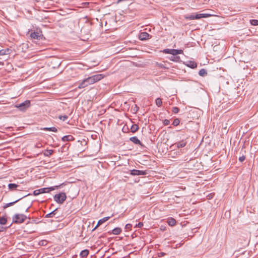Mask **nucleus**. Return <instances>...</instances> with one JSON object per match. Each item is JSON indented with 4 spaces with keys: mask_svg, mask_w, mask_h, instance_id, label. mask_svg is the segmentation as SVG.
<instances>
[{
    "mask_svg": "<svg viewBox=\"0 0 258 258\" xmlns=\"http://www.w3.org/2000/svg\"><path fill=\"white\" fill-rule=\"evenodd\" d=\"M7 219L5 217H0V224L5 225L7 223Z\"/></svg>",
    "mask_w": 258,
    "mask_h": 258,
    "instance_id": "obj_28",
    "label": "nucleus"
},
{
    "mask_svg": "<svg viewBox=\"0 0 258 258\" xmlns=\"http://www.w3.org/2000/svg\"><path fill=\"white\" fill-rule=\"evenodd\" d=\"M58 118L60 120H62L63 121L66 120L68 118V116L66 115H59L58 116Z\"/></svg>",
    "mask_w": 258,
    "mask_h": 258,
    "instance_id": "obj_33",
    "label": "nucleus"
},
{
    "mask_svg": "<svg viewBox=\"0 0 258 258\" xmlns=\"http://www.w3.org/2000/svg\"><path fill=\"white\" fill-rule=\"evenodd\" d=\"M245 159V157L244 156H240L239 158V161L241 162H243V161H244V160Z\"/></svg>",
    "mask_w": 258,
    "mask_h": 258,
    "instance_id": "obj_38",
    "label": "nucleus"
},
{
    "mask_svg": "<svg viewBox=\"0 0 258 258\" xmlns=\"http://www.w3.org/2000/svg\"><path fill=\"white\" fill-rule=\"evenodd\" d=\"M42 130L46 131H51L53 132H57V130L55 127H44L41 128Z\"/></svg>",
    "mask_w": 258,
    "mask_h": 258,
    "instance_id": "obj_19",
    "label": "nucleus"
},
{
    "mask_svg": "<svg viewBox=\"0 0 258 258\" xmlns=\"http://www.w3.org/2000/svg\"><path fill=\"white\" fill-rule=\"evenodd\" d=\"M30 36L32 38L39 40L41 37V35L38 32H33L31 33Z\"/></svg>",
    "mask_w": 258,
    "mask_h": 258,
    "instance_id": "obj_14",
    "label": "nucleus"
},
{
    "mask_svg": "<svg viewBox=\"0 0 258 258\" xmlns=\"http://www.w3.org/2000/svg\"><path fill=\"white\" fill-rule=\"evenodd\" d=\"M10 50L9 48L0 50V56L9 54Z\"/></svg>",
    "mask_w": 258,
    "mask_h": 258,
    "instance_id": "obj_21",
    "label": "nucleus"
},
{
    "mask_svg": "<svg viewBox=\"0 0 258 258\" xmlns=\"http://www.w3.org/2000/svg\"><path fill=\"white\" fill-rule=\"evenodd\" d=\"M172 111L174 113H177L179 111V108L177 107H174L172 108Z\"/></svg>",
    "mask_w": 258,
    "mask_h": 258,
    "instance_id": "obj_34",
    "label": "nucleus"
},
{
    "mask_svg": "<svg viewBox=\"0 0 258 258\" xmlns=\"http://www.w3.org/2000/svg\"><path fill=\"white\" fill-rule=\"evenodd\" d=\"M130 141L133 142L135 144H138L140 145L141 146H143L142 143L141 141L138 139L137 137H133L130 138Z\"/></svg>",
    "mask_w": 258,
    "mask_h": 258,
    "instance_id": "obj_10",
    "label": "nucleus"
},
{
    "mask_svg": "<svg viewBox=\"0 0 258 258\" xmlns=\"http://www.w3.org/2000/svg\"><path fill=\"white\" fill-rule=\"evenodd\" d=\"M30 106V101L26 100L21 103L16 104L15 107L18 108L20 110L24 111L28 109Z\"/></svg>",
    "mask_w": 258,
    "mask_h": 258,
    "instance_id": "obj_4",
    "label": "nucleus"
},
{
    "mask_svg": "<svg viewBox=\"0 0 258 258\" xmlns=\"http://www.w3.org/2000/svg\"><path fill=\"white\" fill-rule=\"evenodd\" d=\"M156 104L158 107H160L162 105V101L160 98H158L156 99Z\"/></svg>",
    "mask_w": 258,
    "mask_h": 258,
    "instance_id": "obj_29",
    "label": "nucleus"
},
{
    "mask_svg": "<svg viewBox=\"0 0 258 258\" xmlns=\"http://www.w3.org/2000/svg\"><path fill=\"white\" fill-rule=\"evenodd\" d=\"M149 37L150 35L148 33L143 32L140 34L139 38L141 40H145L149 39Z\"/></svg>",
    "mask_w": 258,
    "mask_h": 258,
    "instance_id": "obj_9",
    "label": "nucleus"
},
{
    "mask_svg": "<svg viewBox=\"0 0 258 258\" xmlns=\"http://www.w3.org/2000/svg\"><path fill=\"white\" fill-rule=\"evenodd\" d=\"M26 218L27 216L24 214H16L13 217V221L15 223H22Z\"/></svg>",
    "mask_w": 258,
    "mask_h": 258,
    "instance_id": "obj_2",
    "label": "nucleus"
},
{
    "mask_svg": "<svg viewBox=\"0 0 258 258\" xmlns=\"http://www.w3.org/2000/svg\"><path fill=\"white\" fill-rule=\"evenodd\" d=\"M58 186H56L55 187H46V188H42L40 189H38L40 194L42 193H46L49 192L50 191L54 190L55 188H58Z\"/></svg>",
    "mask_w": 258,
    "mask_h": 258,
    "instance_id": "obj_6",
    "label": "nucleus"
},
{
    "mask_svg": "<svg viewBox=\"0 0 258 258\" xmlns=\"http://www.w3.org/2000/svg\"><path fill=\"white\" fill-rule=\"evenodd\" d=\"M104 76L103 74H97L86 78L79 84L78 88L79 89L84 88L89 85L101 80L104 78Z\"/></svg>",
    "mask_w": 258,
    "mask_h": 258,
    "instance_id": "obj_1",
    "label": "nucleus"
},
{
    "mask_svg": "<svg viewBox=\"0 0 258 258\" xmlns=\"http://www.w3.org/2000/svg\"><path fill=\"white\" fill-rule=\"evenodd\" d=\"M139 129V126L138 125L136 124H133L131 126V130L132 132L135 133L137 132Z\"/></svg>",
    "mask_w": 258,
    "mask_h": 258,
    "instance_id": "obj_25",
    "label": "nucleus"
},
{
    "mask_svg": "<svg viewBox=\"0 0 258 258\" xmlns=\"http://www.w3.org/2000/svg\"><path fill=\"white\" fill-rule=\"evenodd\" d=\"M165 254H166L165 253L161 252L159 253L158 256H159V257H162V256H164Z\"/></svg>",
    "mask_w": 258,
    "mask_h": 258,
    "instance_id": "obj_42",
    "label": "nucleus"
},
{
    "mask_svg": "<svg viewBox=\"0 0 258 258\" xmlns=\"http://www.w3.org/2000/svg\"><path fill=\"white\" fill-rule=\"evenodd\" d=\"M143 226V223L142 222H139L138 224L136 225V227L141 228Z\"/></svg>",
    "mask_w": 258,
    "mask_h": 258,
    "instance_id": "obj_41",
    "label": "nucleus"
},
{
    "mask_svg": "<svg viewBox=\"0 0 258 258\" xmlns=\"http://www.w3.org/2000/svg\"><path fill=\"white\" fill-rule=\"evenodd\" d=\"M180 123V120L178 118H175L174 120H173V122L172 123V124L174 125V126H177Z\"/></svg>",
    "mask_w": 258,
    "mask_h": 258,
    "instance_id": "obj_32",
    "label": "nucleus"
},
{
    "mask_svg": "<svg viewBox=\"0 0 258 258\" xmlns=\"http://www.w3.org/2000/svg\"><path fill=\"white\" fill-rule=\"evenodd\" d=\"M53 153V150H46L44 153V155L46 157H49L52 155Z\"/></svg>",
    "mask_w": 258,
    "mask_h": 258,
    "instance_id": "obj_24",
    "label": "nucleus"
},
{
    "mask_svg": "<svg viewBox=\"0 0 258 258\" xmlns=\"http://www.w3.org/2000/svg\"><path fill=\"white\" fill-rule=\"evenodd\" d=\"M61 140L64 142L68 141H72L74 140V138L72 135H67L63 136Z\"/></svg>",
    "mask_w": 258,
    "mask_h": 258,
    "instance_id": "obj_12",
    "label": "nucleus"
},
{
    "mask_svg": "<svg viewBox=\"0 0 258 258\" xmlns=\"http://www.w3.org/2000/svg\"><path fill=\"white\" fill-rule=\"evenodd\" d=\"M146 171L139 170L137 169H133L130 171V174L132 175H145L147 174Z\"/></svg>",
    "mask_w": 258,
    "mask_h": 258,
    "instance_id": "obj_5",
    "label": "nucleus"
},
{
    "mask_svg": "<svg viewBox=\"0 0 258 258\" xmlns=\"http://www.w3.org/2000/svg\"><path fill=\"white\" fill-rule=\"evenodd\" d=\"M47 241L46 240H41L39 242L40 245H46Z\"/></svg>",
    "mask_w": 258,
    "mask_h": 258,
    "instance_id": "obj_40",
    "label": "nucleus"
},
{
    "mask_svg": "<svg viewBox=\"0 0 258 258\" xmlns=\"http://www.w3.org/2000/svg\"><path fill=\"white\" fill-rule=\"evenodd\" d=\"M183 51L181 49H171V54L172 55H177L179 54H182Z\"/></svg>",
    "mask_w": 258,
    "mask_h": 258,
    "instance_id": "obj_13",
    "label": "nucleus"
},
{
    "mask_svg": "<svg viewBox=\"0 0 258 258\" xmlns=\"http://www.w3.org/2000/svg\"><path fill=\"white\" fill-rule=\"evenodd\" d=\"M19 185L15 183H9L8 184L9 188L10 190H14L16 189L17 187H18Z\"/></svg>",
    "mask_w": 258,
    "mask_h": 258,
    "instance_id": "obj_23",
    "label": "nucleus"
},
{
    "mask_svg": "<svg viewBox=\"0 0 258 258\" xmlns=\"http://www.w3.org/2000/svg\"><path fill=\"white\" fill-rule=\"evenodd\" d=\"M109 218H110V217H104L103 218H102L101 219H100L98 221L97 225L96 226V227L94 228V229H95L99 226H100V225L102 224L105 222L107 221L109 219Z\"/></svg>",
    "mask_w": 258,
    "mask_h": 258,
    "instance_id": "obj_11",
    "label": "nucleus"
},
{
    "mask_svg": "<svg viewBox=\"0 0 258 258\" xmlns=\"http://www.w3.org/2000/svg\"><path fill=\"white\" fill-rule=\"evenodd\" d=\"M39 191V189H36V190H35L34 191H33V195L34 196H38L40 194V192Z\"/></svg>",
    "mask_w": 258,
    "mask_h": 258,
    "instance_id": "obj_39",
    "label": "nucleus"
},
{
    "mask_svg": "<svg viewBox=\"0 0 258 258\" xmlns=\"http://www.w3.org/2000/svg\"><path fill=\"white\" fill-rule=\"evenodd\" d=\"M169 59L170 60L173 61H179L180 60V57L177 55H172L170 56Z\"/></svg>",
    "mask_w": 258,
    "mask_h": 258,
    "instance_id": "obj_22",
    "label": "nucleus"
},
{
    "mask_svg": "<svg viewBox=\"0 0 258 258\" xmlns=\"http://www.w3.org/2000/svg\"><path fill=\"white\" fill-rule=\"evenodd\" d=\"M186 144V142L184 140H182L177 143L175 145H176L177 148H180L185 147Z\"/></svg>",
    "mask_w": 258,
    "mask_h": 258,
    "instance_id": "obj_15",
    "label": "nucleus"
},
{
    "mask_svg": "<svg viewBox=\"0 0 258 258\" xmlns=\"http://www.w3.org/2000/svg\"><path fill=\"white\" fill-rule=\"evenodd\" d=\"M66 199L67 196L64 192H60L54 196V200L58 204H62Z\"/></svg>",
    "mask_w": 258,
    "mask_h": 258,
    "instance_id": "obj_3",
    "label": "nucleus"
},
{
    "mask_svg": "<svg viewBox=\"0 0 258 258\" xmlns=\"http://www.w3.org/2000/svg\"><path fill=\"white\" fill-rule=\"evenodd\" d=\"M163 123L165 125H167L170 123V121L168 119H164L163 121Z\"/></svg>",
    "mask_w": 258,
    "mask_h": 258,
    "instance_id": "obj_37",
    "label": "nucleus"
},
{
    "mask_svg": "<svg viewBox=\"0 0 258 258\" xmlns=\"http://www.w3.org/2000/svg\"><path fill=\"white\" fill-rule=\"evenodd\" d=\"M187 66L188 67H190V68L194 69V68H197V64L195 61H188Z\"/></svg>",
    "mask_w": 258,
    "mask_h": 258,
    "instance_id": "obj_20",
    "label": "nucleus"
},
{
    "mask_svg": "<svg viewBox=\"0 0 258 258\" xmlns=\"http://www.w3.org/2000/svg\"><path fill=\"white\" fill-rule=\"evenodd\" d=\"M171 49H165L163 50V52L164 53L166 54H171Z\"/></svg>",
    "mask_w": 258,
    "mask_h": 258,
    "instance_id": "obj_35",
    "label": "nucleus"
},
{
    "mask_svg": "<svg viewBox=\"0 0 258 258\" xmlns=\"http://www.w3.org/2000/svg\"><path fill=\"white\" fill-rule=\"evenodd\" d=\"M121 228L119 227H116L112 230V233L114 235H118L121 232Z\"/></svg>",
    "mask_w": 258,
    "mask_h": 258,
    "instance_id": "obj_18",
    "label": "nucleus"
},
{
    "mask_svg": "<svg viewBox=\"0 0 258 258\" xmlns=\"http://www.w3.org/2000/svg\"><path fill=\"white\" fill-rule=\"evenodd\" d=\"M250 23L253 26H257L258 20L255 19L251 20H250Z\"/></svg>",
    "mask_w": 258,
    "mask_h": 258,
    "instance_id": "obj_31",
    "label": "nucleus"
},
{
    "mask_svg": "<svg viewBox=\"0 0 258 258\" xmlns=\"http://www.w3.org/2000/svg\"><path fill=\"white\" fill-rule=\"evenodd\" d=\"M56 211H57V209H55L54 210H53L51 212L47 214L45 216V217H47V218L53 217L56 214Z\"/></svg>",
    "mask_w": 258,
    "mask_h": 258,
    "instance_id": "obj_26",
    "label": "nucleus"
},
{
    "mask_svg": "<svg viewBox=\"0 0 258 258\" xmlns=\"http://www.w3.org/2000/svg\"><path fill=\"white\" fill-rule=\"evenodd\" d=\"M212 15L209 14H195V19H200L211 17Z\"/></svg>",
    "mask_w": 258,
    "mask_h": 258,
    "instance_id": "obj_7",
    "label": "nucleus"
},
{
    "mask_svg": "<svg viewBox=\"0 0 258 258\" xmlns=\"http://www.w3.org/2000/svg\"><path fill=\"white\" fill-rule=\"evenodd\" d=\"M185 18L187 20H195V14L187 15L185 16Z\"/></svg>",
    "mask_w": 258,
    "mask_h": 258,
    "instance_id": "obj_30",
    "label": "nucleus"
},
{
    "mask_svg": "<svg viewBox=\"0 0 258 258\" xmlns=\"http://www.w3.org/2000/svg\"><path fill=\"white\" fill-rule=\"evenodd\" d=\"M29 207H28L26 208V212H27V211H28V209H29Z\"/></svg>",
    "mask_w": 258,
    "mask_h": 258,
    "instance_id": "obj_44",
    "label": "nucleus"
},
{
    "mask_svg": "<svg viewBox=\"0 0 258 258\" xmlns=\"http://www.w3.org/2000/svg\"><path fill=\"white\" fill-rule=\"evenodd\" d=\"M89 251L88 249H84L81 251L80 253V256L82 258L86 257L89 254Z\"/></svg>",
    "mask_w": 258,
    "mask_h": 258,
    "instance_id": "obj_16",
    "label": "nucleus"
},
{
    "mask_svg": "<svg viewBox=\"0 0 258 258\" xmlns=\"http://www.w3.org/2000/svg\"><path fill=\"white\" fill-rule=\"evenodd\" d=\"M5 228L4 227L0 226V232L3 231L4 230Z\"/></svg>",
    "mask_w": 258,
    "mask_h": 258,
    "instance_id": "obj_43",
    "label": "nucleus"
},
{
    "mask_svg": "<svg viewBox=\"0 0 258 258\" xmlns=\"http://www.w3.org/2000/svg\"><path fill=\"white\" fill-rule=\"evenodd\" d=\"M207 74V73L206 71L204 69H201L199 72V75L202 77H204Z\"/></svg>",
    "mask_w": 258,
    "mask_h": 258,
    "instance_id": "obj_27",
    "label": "nucleus"
},
{
    "mask_svg": "<svg viewBox=\"0 0 258 258\" xmlns=\"http://www.w3.org/2000/svg\"><path fill=\"white\" fill-rule=\"evenodd\" d=\"M167 223L170 226H174L175 225L176 220L173 218H169L167 220Z\"/></svg>",
    "mask_w": 258,
    "mask_h": 258,
    "instance_id": "obj_17",
    "label": "nucleus"
},
{
    "mask_svg": "<svg viewBox=\"0 0 258 258\" xmlns=\"http://www.w3.org/2000/svg\"><path fill=\"white\" fill-rule=\"evenodd\" d=\"M132 227V224H127L125 226V228L126 230H130L131 229Z\"/></svg>",
    "mask_w": 258,
    "mask_h": 258,
    "instance_id": "obj_36",
    "label": "nucleus"
},
{
    "mask_svg": "<svg viewBox=\"0 0 258 258\" xmlns=\"http://www.w3.org/2000/svg\"><path fill=\"white\" fill-rule=\"evenodd\" d=\"M27 195L26 196H24L21 198H20V199L13 202H10L9 203H7V204H5L4 205V206H3L4 209H6V208L10 207V206H13L15 204H16V203H17L18 201H19L20 200H21L22 199H23V198L26 197Z\"/></svg>",
    "mask_w": 258,
    "mask_h": 258,
    "instance_id": "obj_8",
    "label": "nucleus"
}]
</instances>
